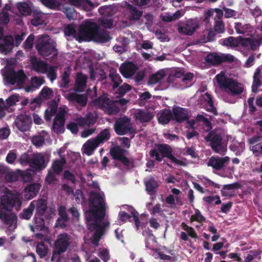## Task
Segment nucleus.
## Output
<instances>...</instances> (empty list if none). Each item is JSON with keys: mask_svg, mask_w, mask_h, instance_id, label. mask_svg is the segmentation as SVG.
<instances>
[{"mask_svg": "<svg viewBox=\"0 0 262 262\" xmlns=\"http://www.w3.org/2000/svg\"><path fill=\"white\" fill-rule=\"evenodd\" d=\"M58 109V104L55 100H52L48 104V109H47L45 115H56Z\"/></svg>", "mask_w": 262, "mask_h": 262, "instance_id": "obj_44", "label": "nucleus"}, {"mask_svg": "<svg viewBox=\"0 0 262 262\" xmlns=\"http://www.w3.org/2000/svg\"><path fill=\"white\" fill-rule=\"evenodd\" d=\"M154 16L151 13H146L143 15L141 21L147 27H151L153 25Z\"/></svg>", "mask_w": 262, "mask_h": 262, "instance_id": "obj_50", "label": "nucleus"}, {"mask_svg": "<svg viewBox=\"0 0 262 262\" xmlns=\"http://www.w3.org/2000/svg\"><path fill=\"white\" fill-rule=\"evenodd\" d=\"M100 15L104 17H111L113 14V9L111 6H103L98 9Z\"/></svg>", "mask_w": 262, "mask_h": 262, "instance_id": "obj_45", "label": "nucleus"}, {"mask_svg": "<svg viewBox=\"0 0 262 262\" xmlns=\"http://www.w3.org/2000/svg\"><path fill=\"white\" fill-rule=\"evenodd\" d=\"M99 146L94 138L89 139L83 145V152L88 156L93 154L95 149Z\"/></svg>", "mask_w": 262, "mask_h": 262, "instance_id": "obj_35", "label": "nucleus"}, {"mask_svg": "<svg viewBox=\"0 0 262 262\" xmlns=\"http://www.w3.org/2000/svg\"><path fill=\"white\" fill-rule=\"evenodd\" d=\"M4 76L8 83L11 85L16 84L19 88L23 86L27 79V76L22 69L17 71L9 69L5 73Z\"/></svg>", "mask_w": 262, "mask_h": 262, "instance_id": "obj_9", "label": "nucleus"}, {"mask_svg": "<svg viewBox=\"0 0 262 262\" xmlns=\"http://www.w3.org/2000/svg\"><path fill=\"white\" fill-rule=\"evenodd\" d=\"M108 77L113 82V89L115 90L118 88L122 82V80L119 74L117 73L116 69L111 68L109 70Z\"/></svg>", "mask_w": 262, "mask_h": 262, "instance_id": "obj_34", "label": "nucleus"}, {"mask_svg": "<svg viewBox=\"0 0 262 262\" xmlns=\"http://www.w3.org/2000/svg\"><path fill=\"white\" fill-rule=\"evenodd\" d=\"M88 209L85 213L88 228L94 231L91 243L95 246L99 245L100 238L104 233L106 224L102 222L106 213L104 197L100 193L90 192L88 202Z\"/></svg>", "mask_w": 262, "mask_h": 262, "instance_id": "obj_1", "label": "nucleus"}, {"mask_svg": "<svg viewBox=\"0 0 262 262\" xmlns=\"http://www.w3.org/2000/svg\"><path fill=\"white\" fill-rule=\"evenodd\" d=\"M57 67L56 66H50L49 70L48 69L47 76L51 81H53L57 78Z\"/></svg>", "mask_w": 262, "mask_h": 262, "instance_id": "obj_60", "label": "nucleus"}, {"mask_svg": "<svg viewBox=\"0 0 262 262\" xmlns=\"http://www.w3.org/2000/svg\"><path fill=\"white\" fill-rule=\"evenodd\" d=\"M250 149L255 157L262 156V136L256 135L249 139Z\"/></svg>", "mask_w": 262, "mask_h": 262, "instance_id": "obj_16", "label": "nucleus"}, {"mask_svg": "<svg viewBox=\"0 0 262 262\" xmlns=\"http://www.w3.org/2000/svg\"><path fill=\"white\" fill-rule=\"evenodd\" d=\"M65 116H55L53 123V130L56 134H60L64 131Z\"/></svg>", "mask_w": 262, "mask_h": 262, "instance_id": "obj_25", "label": "nucleus"}, {"mask_svg": "<svg viewBox=\"0 0 262 262\" xmlns=\"http://www.w3.org/2000/svg\"><path fill=\"white\" fill-rule=\"evenodd\" d=\"M0 220L6 225L12 226L17 220L16 214H8L0 209Z\"/></svg>", "mask_w": 262, "mask_h": 262, "instance_id": "obj_32", "label": "nucleus"}, {"mask_svg": "<svg viewBox=\"0 0 262 262\" xmlns=\"http://www.w3.org/2000/svg\"><path fill=\"white\" fill-rule=\"evenodd\" d=\"M64 33L66 36L74 37L76 36V31L75 27L72 25H68L64 28Z\"/></svg>", "mask_w": 262, "mask_h": 262, "instance_id": "obj_63", "label": "nucleus"}, {"mask_svg": "<svg viewBox=\"0 0 262 262\" xmlns=\"http://www.w3.org/2000/svg\"><path fill=\"white\" fill-rule=\"evenodd\" d=\"M138 69L137 66L132 62L124 63L121 64L119 71L125 78H129L134 75Z\"/></svg>", "mask_w": 262, "mask_h": 262, "instance_id": "obj_20", "label": "nucleus"}, {"mask_svg": "<svg viewBox=\"0 0 262 262\" xmlns=\"http://www.w3.org/2000/svg\"><path fill=\"white\" fill-rule=\"evenodd\" d=\"M128 102L129 100L125 98L111 100L106 93L103 94L94 100L95 105L108 115H116L120 111L119 106L124 107Z\"/></svg>", "mask_w": 262, "mask_h": 262, "instance_id": "obj_3", "label": "nucleus"}, {"mask_svg": "<svg viewBox=\"0 0 262 262\" xmlns=\"http://www.w3.org/2000/svg\"><path fill=\"white\" fill-rule=\"evenodd\" d=\"M78 37L79 40H93L99 43L107 42L112 38L108 31L100 29L96 23L89 20L80 25Z\"/></svg>", "mask_w": 262, "mask_h": 262, "instance_id": "obj_2", "label": "nucleus"}, {"mask_svg": "<svg viewBox=\"0 0 262 262\" xmlns=\"http://www.w3.org/2000/svg\"><path fill=\"white\" fill-rule=\"evenodd\" d=\"M33 18L31 20V24L35 27L41 25L43 23L42 14L37 11H33L31 14Z\"/></svg>", "mask_w": 262, "mask_h": 262, "instance_id": "obj_38", "label": "nucleus"}, {"mask_svg": "<svg viewBox=\"0 0 262 262\" xmlns=\"http://www.w3.org/2000/svg\"><path fill=\"white\" fill-rule=\"evenodd\" d=\"M32 122L31 116H17L14 121L15 126L22 132L29 130Z\"/></svg>", "mask_w": 262, "mask_h": 262, "instance_id": "obj_18", "label": "nucleus"}, {"mask_svg": "<svg viewBox=\"0 0 262 262\" xmlns=\"http://www.w3.org/2000/svg\"><path fill=\"white\" fill-rule=\"evenodd\" d=\"M127 18L130 21H137L140 19L143 15V11L139 10L135 6L128 4L126 7Z\"/></svg>", "mask_w": 262, "mask_h": 262, "instance_id": "obj_21", "label": "nucleus"}, {"mask_svg": "<svg viewBox=\"0 0 262 262\" xmlns=\"http://www.w3.org/2000/svg\"><path fill=\"white\" fill-rule=\"evenodd\" d=\"M250 24L243 25L241 23H236L235 24L234 29L238 34H244L247 30L250 29Z\"/></svg>", "mask_w": 262, "mask_h": 262, "instance_id": "obj_53", "label": "nucleus"}, {"mask_svg": "<svg viewBox=\"0 0 262 262\" xmlns=\"http://www.w3.org/2000/svg\"><path fill=\"white\" fill-rule=\"evenodd\" d=\"M30 166L36 170H40L46 167L45 157L41 154L32 155Z\"/></svg>", "mask_w": 262, "mask_h": 262, "instance_id": "obj_22", "label": "nucleus"}, {"mask_svg": "<svg viewBox=\"0 0 262 262\" xmlns=\"http://www.w3.org/2000/svg\"><path fill=\"white\" fill-rule=\"evenodd\" d=\"M126 151L120 146L112 147L110 150V154L114 160L120 161L125 166L133 167L134 166V160H130L125 156Z\"/></svg>", "mask_w": 262, "mask_h": 262, "instance_id": "obj_13", "label": "nucleus"}, {"mask_svg": "<svg viewBox=\"0 0 262 262\" xmlns=\"http://www.w3.org/2000/svg\"><path fill=\"white\" fill-rule=\"evenodd\" d=\"M210 142V146L215 153L224 155L227 151V147L223 143V136L215 130H211L205 138Z\"/></svg>", "mask_w": 262, "mask_h": 262, "instance_id": "obj_8", "label": "nucleus"}, {"mask_svg": "<svg viewBox=\"0 0 262 262\" xmlns=\"http://www.w3.org/2000/svg\"><path fill=\"white\" fill-rule=\"evenodd\" d=\"M0 205L3 209L10 212L14 208L18 211L22 206V201L19 195L8 193L2 196Z\"/></svg>", "mask_w": 262, "mask_h": 262, "instance_id": "obj_7", "label": "nucleus"}, {"mask_svg": "<svg viewBox=\"0 0 262 262\" xmlns=\"http://www.w3.org/2000/svg\"><path fill=\"white\" fill-rule=\"evenodd\" d=\"M36 49L39 55L46 58L50 55H52L54 58L57 56L58 52L55 46L49 41H46L43 39H39L36 43Z\"/></svg>", "mask_w": 262, "mask_h": 262, "instance_id": "obj_12", "label": "nucleus"}, {"mask_svg": "<svg viewBox=\"0 0 262 262\" xmlns=\"http://www.w3.org/2000/svg\"><path fill=\"white\" fill-rule=\"evenodd\" d=\"M114 129L118 135H124L129 133L131 139L134 138L136 130L134 128L133 123L130 121V118L126 116L116 119L114 125Z\"/></svg>", "mask_w": 262, "mask_h": 262, "instance_id": "obj_5", "label": "nucleus"}, {"mask_svg": "<svg viewBox=\"0 0 262 262\" xmlns=\"http://www.w3.org/2000/svg\"><path fill=\"white\" fill-rule=\"evenodd\" d=\"M33 211L34 209L30 203L28 207L27 208L23 210V211L20 214V217L23 219L29 220L33 215Z\"/></svg>", "mask_w": 262, "mask_h": 262, "instance_id": "obj_47", "label": "nucleus"}, {"mask_svg": "<svg viewBox=\"0 0 262 262\" xmlns=\"http://www.w3.org/2000/svg\"><path fill=\"white\" fill-rule=\"evenodd\" d=\"M205 220V217L201 214V212L198 209L195 210V213L194 215H191L190 217L191 222L197 221L199 223H202L204 222Z\"/></svg>", "mask_w": 262, "mask_h": 262, "instance_id": "obj_56", "label": "nucleus"}, {"mask_svg": "<svg viewBox=\"0 0 262 262\" xmlns=\"http://www.w3.org/2000/svg\"><path fill=\"white\" fill-rule=\"evenodd\" d=\"M87 76L82 73L77 74L75 86V91L77 92H82L86 87Z\"/></svg>", "mask_w": 262, "mask_h": 262, "instance_id": "obj_30", "label": "nucleus"}, {"mask_svg": "<svg viewBox=\"0 0 262 262\" xmlns=\"http://www.w3.org/2000/svg\"><path fill=\"white\" fill-rule=\"evenodd\" d=\"M70 236L66 233L58 235L54 243V248L51 260L54 261L56 255H59L65 252L70 244Z\"/></svg>", "mask_w": 262, "mask_h": 262, "instance_id": "obj_10", "label": "nucleus"}, {"mask_svg": "<svg viewBox=\"0 0 262 262\" xmlns=\"http://www.w3.org/2000/svg\"><path fill=\"white\" fill-rule=\"evenodd\" d=\"M31 204L36 216H43L47 220H50L55 214V209L48 206V201L45 199L34 200Z\"/></svg>", "mask_w": 262, "mask_h": 262, "instance_id": "obj_6", "label": "nucleus"}, {"mask_svg": "<svg viewBox=\"0 0 262 262\" xmlns=\"http://www.w3.org/2000/svg\"><path fill=\"white\" fill-rule=\"evenodd\" d=\"M190 113V111L188 108L174 106L172 110L169 108L165 109L162 110L160 114L157 115H189Z\"/></svg>", "mask_w": 262, "mask_h": 262, "instance_id": "obj_28", "label": "nucleus"}, {"mask_svg": "<svg viewBox=\"0 0 262 262\" xmlns=\"http://www.w3.org/2000/svg\"><path fill=\"white\" fill-rule=\"evenodd\" d=\"M144 184L146 191L150 195L155 194L157 189L159 187L158 182L152 177H150L148 179L144 180Z\"/></svg>", "mask_w": 262, "mask_h": 262, "instance_id": "obj_29", "label": "nucleus"}, {"mask_svg": "<svg viewBox=\"0 0 262 262\" xmlns=\"http://www.w3.org/2000/svg\"><path fill=\"white\" fill-rule=\"evenodd\" d=\"M45 137L43 135H38L32 137L31 141L36 147H40L45 143Z\"/></svg>", "mask_w": 262, "mask_h": 262, "instance_id": "obj_52", "label": "nucleus"}, {"mask_svg": "<svg viewBox=\"0 0 262 262\" xmlns=\"http://www.w3.org/2000/svg\"><path fill=\"white\" fill-rule=\"evenodd\" d=\"M99 24L104 28L111 29L113 25L114 20L111 17H104L99 20Z\"/></svg>", "mask_w": 262, "mask_h": 262, "instance_id": "obj_51", "label": "nucleus"}, {"mask_svg": "<svg viewBox=\"0 0 262 262\" xmlns=\"http://www.w3.org/2000/svg\"><path fill=\"white\" fill-rule=\"evenodd\" d=\"M39 95L45 99H49L53 96V92L51 88L45 86L41 90Z\"/></svg>", "mask_w": 262, "mask_h": 262, "instance_id": "obj_54", "label": "nucleus"}, {"mask_svg": "<svg viewBox=\"0 0 262 262\" xmlns=\"http://www.w3.org/2000/svg\"><path fill=\"white\" fill-rule=\"evenodd\" d=\"M229 160V157L220 158V157L212 156L209 159L207 164L208 166L211 167L215 170H221Z\"/></svg>", "mask_w": 262, "mask_h": 262, "instance_id": "obj_17", "label": "nucleus"}, {"mask_svg": "<svg viewBox=\"0 0 262 262\" xmlns=\"http://www.w3.org/2000/svg\"><path fill=\"white\" fill-rule=\"evenodd\" d=\"M65 163L66 160L63 158L61 159L55 160L52 164V168L55 173L56 174H59L62 170V166Z\"/></svg>", "mask_w": 262, "mask_h": 262, "instance_id": "obj_42", "label": "nucleus"}, {"mask_svg": "<svg viewBox=\"0 0 262 262\" xmlns=\"http://www.w3.org/2000/svg\"><path fill=\"white\" fill-rule=\"evenodd\" d=\"M41 185L38 183H32L28 185L24 189V196L28 200L35 198L39 192Z\"/></svg>", "mask_w": 262, "mask_h": 262, "instance_id": "obj_23", "label": "nucleus"}, {"mask_svg": "<svg viewBox=\"0 0 262 262\" xmlns=\"http://www.w3.org/2000/svg\"><path fill=\"white\" fill-rule=\"evenodd\" d=\"M132 89V86L125 83L120 86H119L116 93L119 94L120 96H124L127 92H129Z\"/></svg>", "mask_w": 262, "mask_h": 262, "instance_id": "obj_57", "label": "nucleus"}, {"mask_svg": "<svg viewBox=\"0 0 262 262\" xmlns=\"http://www.w3.org/2000/svg\"><path fill=\"white\" fill-rule=\"evenodd\" d=\"M260 253L258 250H251L246 257H245L244 262H254L255 258H260Z\"/></svg>", "mask_w": 262, "mask_h": 262, "instance_id": "obj_48", "label": "nucleus"}, {"mask_svg": "<svg viewBox=\"0 0 262 262\" xmlns=\"http://www.w3.org/2000/svg\"><path fill=\"white\" fill-rule=\"evenodd\" d=\"M36 252L40 258H43L47 255L48 249L43 242H41L37 245Z\"/></svg>", "mask_w": 262, "mask_h": 262, "instance_id": "obj_41", "label": "nucleus"}, {"mask_svg": "<svg viewBox=\"0 0 262 262\" xmlns=\"http://www.w3.org/2000/svg\"><path fill=\"white\" fill-rule=\"evenodd\" d=\"M17 9L19 12L25 16L31 15L33 11L26 2L19 3L17 4Z\"/></svg>", "mask_w": 262, "mask_h": 262, "instance_id": "obj_39", "label": "nucleus"}, {"mask_svg": "<svg viewBox=\"0 0 262 262\" xmlns=\"http://www.w3.org/2000/svg\"><path fill=\"white\" fill-rule=\"evenodd\" d=\"M216 79L219 83V84L223 87L225 88L227 84H228V82L230 81L231 79L227 78L225 76V74L222 72L220 74H217L216 77Z\"/></svg>", "mask_w": 262, "mask_h": 262, "instance_id": "obj_46", "label": "nucleus"}, {"mask_svg": "<svg viewBox=\"0 0 262 262\" xmlns=\"http://www.w3.org/2000/svg\"><path fill=\"white\" fill-rule=\"evenodd\" d=\"M98 119V116H85L84 117H77L75 119L79 127L83 128H90L93 126Z\"/></svg>", "mask_w": 262, "mask_h": 262, "instance_id": "obj_19", "label": "nucleus"}, {"mask_svg": "<svg viewBox=\"0 0 262 262\" xmlns=\"http://www.w3.org/2000/svg\"><path fill=\"white\" fill-rule=\"evenodd\" d=\"M198 119L203 122V125L206 131H210L212 128L211 122L204 116H197Z\"/></svg>", "mask_w": 262, "mask_h": 262, "instance_id": "obj_62", "label": "nucleus"}, {"mask_svg": "<svg viewBox=\"0 0 262 262\" xmlns=\"http://www.w3.org/2000/svg\"><path fill=\"white\" fill-rule=\"evenodd\" d=\"M19 96L18 95H13L8 98L6 100V104L7 105V109L11 106L15 105L16 102L19 101Z\"/></svg>", "mask_w": 262, "mask_h": 262, "instance_id": "obj_64", "label": "nucleus"}, {"mask_svg": "<svg viewBox=\"0 0 262 262\" xmlns=\"http://www.w3.org/2000/svg\"><path fill=\"white\" fill-rule=\"evenodd\" d=\"M14 48V38L12 35L4 36V31L0 28V53L7 55Z\"/></svg>", "mask_w": 262, "mask_h": 262, "instance_id": "obj_15", "label": "nucleus"}, {"mask_svg": "<svg viewBox=\"0 0 262 262\" xmlns=\"http://www.w3.org/2000/svg\"><path fill=\"white\" fill-rule=\"evenodd\" d=\"M67 98L70 101L76 102L82 106H84L87 104L88 97L85 94L72 93L68 95Z\"/></svg>", "mask_w": 262, "mask_h": 262, "instance_id": "obj_27", "label": "nucleus"}, {"mask_svg": "<svg viewBox=\"0 0 262 262\" xmlns=\"http://www.w3.org/2000/svg\"><path fill=\"white\" fill-rule=\"evenodd\" d=\"M228 89L233 95L241 94L243 92V88L241 84L230 79L225 88Z\"/></svg>", "mask_w": 262, "mask_h": 262, "instance_id": "obj_33", "label": "nucleus"}, {"mask_svg": "<svg viewBox=\"0 0 262 262\" xmlns=\"http://www.w3.org/2000/svg\"><path fill=\"white\" fill-rule=\"evenodd\" d=\"M156 149H152L149 151V156L151 158L159 162L162 161L164 157H166L172 161L176 165H183L184 162L178 159L172 155L171 147L166 144H157Z\"/></svg>", "mask_w": 262, "mask_h": 262, "instance_id": "obj_4", "label": "nucleus"}, {"mask_svg": "<svg viewBox=\"0 0 262 262\" xmlns=\"http://www.w3.org/2000/svg\"><path fill=\"white\" fill-rule=\"evenodd\" d=\"M44 216H36L34 215L33 222V225H30L29 227L30 230L33 232L40 231L45 229V222Z\"/></svg>", "mask_w": 262, "mask_h": 262, "instance_id": "obj_26", "label": "nucleus"}, {"mask_svg": "<svg viewBox=\"0 0 262 262\" xmlns=\"http://www.w3.org/2000/svg\"><path fill=\"white\" fill-rule=\"evenodd\" d=\"M31 158L32 156H30L27 153H25L19 157L17 161L22 165H29L30 166Z\"/></svg>", "mask_w": 262, "mask_h": 262, "instance_id": "obj_55", "label": "nucleus"}, {"mask_svg": "<svg viewBox=\"0 0 262 262\" xmlns=\"http://www.w3.org/2000/svg\"><path fill=\"white\" fill-rule=\"evenodd\" d=\"M62 11L66 15L69 20H74L77 17L76 11L74 7H64L62 8Z\"/></svg>", "mask_w": 262, "mask_h": 262, "instance_id": "obj_40", "label": "nucleus"}, {"mask_svg": "<svg viewBox=\"0 0 262 262\" xmlns=\"http://www.w3.org/2000/svg\"><path fill=\"white\" fill-rule=\"evenodd\" d=\"M262 85L261 81V72L259 68L256 69L253 77V82L251 86L252 92L256 93L258 88Z\"/></svg>", "mask_w": 262, "mask_h": 262, "instance_id": "obj_36", "label": "nucleus"}, {"mask_svg": "<svg viewBox=\"0 0 262 262\" xmlns=\"http://www.w3.org/2000/svg\"><path fill=\"white\" fill-rule=\"evenodd\" d=\"M46 7L51 9H55L59 7L60 3L56 0H39Z\"/></svg>", "mask_w": 262, "mask_h": 262, "instance_id": "obj_43", "label": "nucleus"}, {"mask_svg": "<svg viewBox=\"0 0 262 262\" xmlns=\"http://www.w3.org/2000/svg\"><path fill=\"white\" fill-rule=\"evenodd\" d=\"M202 100L205 103V105L206 111L212 113L213 115H217L216 107L213 104L212 96L208 92H206L202 96Z\"/></svg>", "mask_w": 262, "mask_h": 262, "instance_id": "obj_31", "label": "nucleus"}, {"mask_svg": "<svg viewBox=\"0 0 262 262\" xmlns=\"http://www.w3.org/2000/svg\"><path fill=\"white\" fill-rule=\"evenodd\" d=\"M31 63L32 69L36 72L45 74L47 72L48 69V63L43 60L38 59L36 57L31 59Z\"/></svg>", "mask_w": 262, "mask_h": 262, "instance_id": "obj_24", "label": "nucleus"}, {"mask_svg": "<svg viewBox=\"0 0 262 262\" xmlns=\"http://www.w3.org/2000/svg\"><path fill=\"white\" fill-rule=\"evenodd\" d=\"M111 138V133L110 129L106 128L104 130H101L99 133L94 138V140L99 144H103Z\"/></svg>", "mask_w": 262, "mask_h": 262, "instance_id": "obj_37", "label": "nucleus"}, {"mask_svg": "<svg viewBox=\"0 0 262 262\" xmlns=\"http://www.w3.org/2000/svg\"><path fill=\"white\" fill-rule=\"evenodd\" d=\"M234 59L235 57L230 54L212 52L207 55L205 58V61L207 63L215 66L220 65L224 62H233Z\"/></svg>", "mask_w": 262, "mask_h": 262, "instance_id": "obj_11", "label": "nucleus"}, {"mask_svg": "<svg viewBox=\"0 0 262 262\" xmlns=\"http://www.w3.org/2000/svg\"><path fill=\"white\" fill-rule=\"evenodd\" d=\"M165 75L163 73L157 72L152 75L149 79V82L151 84H155L160 82L165 77Z\"/></svg>", "mask_w": 262, "mask_h": 262, "instance_id": "obj_49", "label": "nucleus"}, {"mask_svg": "<svg viewBox=\"0 0 262 262\" xmlns=\"http://www.w3.org/2000/svg\"><path fill=\"white\" fill-rule=\"evenodd\" d=\"M73 194L75 196V200L77 203L82 204L85 202V198L81 189H77L75 193L74 192Z\"/></svg>", "mask_w": 262, "mask_h": 262, "instance_id": "obj_59", "label": "nucleus"}, {"mask_svg": "<svg viewBox=\"0 0 262 262\" xmlns=\"http://www.w3.org/2000/svg\"><path fill=\"white\" fill-rule=\"evenodd\" d=\"M199 21L194 19H190L186 21H182L179 23L178 30L179 33L187 35H192L199 28Z\"/></svg>", "mask_w": 262, "mask_h": 262, "instance_id": "obj_14", "label": "nucleus"}, {"mask_svg": "<svg viewBox=\"0 0 262 262\" xmlns=\"http://www.w3.org/2000/svg\"><path fill=\"white\" fill-rule=\"evenodd\" d=\"M223 45L227 47H234L237 46L238 43L235 40L234 37L230 36L223 39Z\"/></svg>", "mask_w": 262, "mask_h": 262, "instance_id": "obj_61", "label": "nucleus"}, {"mask_svg": "<svg viewBox=\"0 0 262 262\" xmlns=\"http://www.w3.org/2000/svg\"><path fill=\"white\" fill-rule=\"evenodd\" d=\"M214 32L217 34L223 33L225 31L224 24L221 20H215L214 25Z\"/></svg>", "mask_w": 262, "mask_h": 262, "instance_id": "obj_58", "label": "nucleus"}]
</instances>
